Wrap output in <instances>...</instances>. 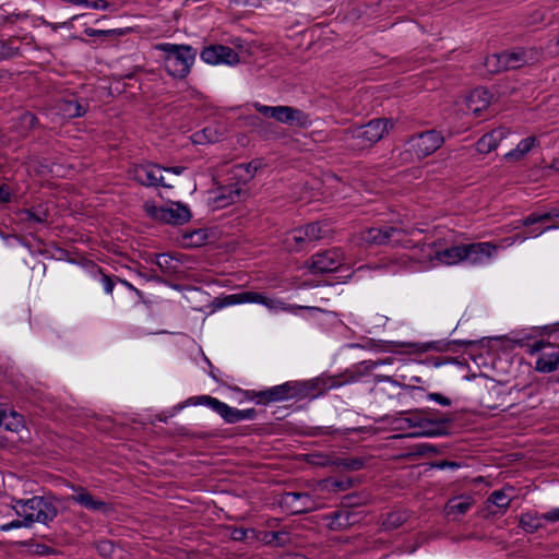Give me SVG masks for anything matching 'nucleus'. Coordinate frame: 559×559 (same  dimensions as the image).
<instances>
[{
  "mask_svg": "<svg viewBox=\"0 0 559 559\" xmlns=\"http://www.w3.org/2000/svg\"><path fill=\"white\" fill-rule=\"evenodd\" d=\"M395 360L396 359L394 357L378 360H364L354 365L350 369H346L344 372L335 376L322 373L321 376L307 381H297L299 400L316 399L332 389L341 388L347 383L357 382L362 377L370 374L378 366L392 365Z\"/></svg>",
  "mask_w": 559,
  "mask_h": 559,
  "instance_id": "obj_1",
  "label": "nucleus"
},
{
  "mask_svg": "<svg viewBox=\"0 0 559 559\" xmlns=\"http://www.w3.org/2000/svg\"><path fill=\"white\" fill-rule=\"evenodd\" d=\"M389 127H393L392 121L389 119H372L366 124L345 129L341 140L346 148L360 152L378 143L388 132Z\"/></svg>",
  "mask_w": 559,
  "mask_h": 559,
  "instance_id": "obj_2",
  "label": "nucleus"
},
{
  "mask_svg": "<svg viewBox=\"0 0 559 559\" xmlns=\"http://www.w3.org/2000/svg\"><path fill=\"white\" fill-rule=\"evenodd\" d=\"M155 48L164 52V68L174 79H186L197 57V49L190 45L171 43L157 44Z\"/></svg>",
  "mask_w": 559,
  "mask_h": 559,
  "instance_id": "obj_3",
  "label": "nucleus"
},
{
  "mask_svg": "<svg viewBox=\"0 0 559 559\" xmlns=\"http://www.w3.org/2000/svg\"><path fill=\"white\" fill-rule=\"evenodd\" d=\"M19 516L25 518L33 525L35 522L48 525L58 515V508L48 497L34 496L15 500L13 507Z\"/></svg>",
  "mask_w": 559,
  "mask_h": 559,
  "instance_id": "obj_4",
  "label": "nucleus"
},
{
  "mask_svg": "<svg viewBox=\"0 0 559 559\" xmlns=\"http://www.w3.org/2000/svg\"><path fill=\"white\" fill-rule=\"evenodd\" d=\"M414 229H403L393 226L370 227L360 233V240L367 245L413 248L415 241L411 236Z\"/></svg>",
  "mask_w": 559,
  "mask_h": 559,
  "instance_id": "obj_5",
  "label": "nucleus"
},
{
  "mask_svg": "<svg viewBox=\"0 0 559 559\" xmlns=\"http://www.w3.org/2000/svg\"><path fill=\"white\" fill-rule=\"evenodd\" d=\"M326 230L323 229L319 222L310 223L292 230L285 239V243L290 251H300L308 245L322 239Z\"/></svg>",
  "mask_w": 559,
  "mask_h": 559,
  "instance_id": "obj_6",
  "label": "nucleus"
},
{
  "mask_svg": "<svg viewBox=\"0 0 559 559\" xmlns=\"http://www.w3.org/2000/svg\"><path fill=\"white\" fill-rule=\"evenodd\" d=\"M85 271L93 280L99 282L103 285L104 292L107 295H112L116 284L120 283L123 286H126L129 290L134 293L140 302L146 304L145 296L142 290L138 289L127 280H122L117 275L106 274L104 270L96 263L88 262L87 264H85Z\"/></svg>",
  "mask_w": 559,
  "mask_h": 559,
  "instance_id": "obj_7",
  "label": "nucleus"
},
{
  "mask_svg": "<svg viewBox=\"0 0 559 559\" xmlns=\"http://www.w3.org/2000/svg\"><path fill=\"white\" fill-rule=\"evenodd\" d=\"M128 174L132 180L144 187H170L164 181L162 167L155 163L134 164L129 168Z\"/></svg>",
  "mask_w": 559,
  "mask_h": 559,
  "instance_id": "obj_8",
  "label": "nucleus"
},
{
  "mask_svg": "<svg viewBox=\"0 0 559 559\" xmlns=\"http://www.w3.org/2000/svg\"><path fill=\"white\" fill-rule=\"evenodd\" d=\"M408 143L418 158H425L442 146L444 136L441 132L432 129L413 134Z\"/></svg>",
  "mask_w": 559,
  "mask_h": 559,
  "instance_id": "obj_9",
  "label": "nucleus"
},
{
  "mask_svg": "<svg viewBox=\"0 0 559 559\" xmlns=\"http://www.w3.org/2000/svg\"><path fill=\"white\" fill-rule=\"evenodd\" d=\"M543 57L544 51L538 47H518L512 50H503L507 71L538 63Z\"/></svg>",
  "mask_w": 559,
  "mask_h": 559,
  "instance_id": "obj_10",
  "label": "nucleus"
},
{
  "mask_svg": "<svg viewBox=\"0 0 559 559\" xmlns=\"http://www.w3.org/2000/svg\"><path fill=\"white\" fill-rule=\"evenodd\" d=\"M344 255L340 249L318 252L311 257L310 270L313 274L338 272L343 266Z\"/></svg>",
  "mask_w": 559,
  "mask_h": 559,
  "instance_id": "obj_11",
  "label": "nucleus"
},
{
  "mask_svg": "<svg viewBox=\"0 0 559 559\" xmlns=\"http://www.w3.org/2000/svg\"><path fill=\"white\" fill-rule=\"evenodd\" d=\"M545 348H551V350L542 353L535 362V369L538 372L550 373L559 367V348L555 349L551 343L540 340L530 345V353L535 354Z\"/></svg>",
  "mask_w": 559,
  "mask_h": 559,
  "instance_id": "obj_12",
  "label": "nucleus"
},
{
  "mask_svg": "<svg viewBox=\"0 0 559 559\" xmlns=\"http://www.w3.org/2000/svg\"><path fill=\"white\" fill-rule=\"evenodd\" d=\"M456 416L453 413L440 414L439 419H425L420 430L413 432L409 437H441L449 436Z\"/></svg>",
  "mask_w": 559,
  "mask_h": 559,
  "instance_id": "obj_13",
  "label": "nucleus"
},
{
  "mask_svg": "<svg viewBox=\"0 0 559 559\" xmlns=\"http://www.w3.org/2000/svg\"><path fill=\"white\" fill-rule=\"evenodd\" d=\"M73 493L69 497V500L78 503L88 511L100 512L105 515L114 512L115 508L111 503L100 500L90 493L86 488L82 486H72Z\"/></svg>",
  "mask_w": 559,
  "mask_h": 559,
  "instance_id": "obj_14",
  "label": "nucleus"
},
{
  "mask_svg": "<svg viewBox=\"0 0 559 559\" xmlns=\"http://www.w3.org/2000/svg\"><path fill=\"white\" fill-rule=\"evenodd\" d=\"M151 214L156 219L171 225H183L191 218L189 207L179 202H173L169 206L154 207Z\"/></svg>",
  "mask_w": 559,
  "mask_h": 559,
  "instance_id": "obj_15",
  "label": "nucleus"
},
{
  "mask_svg": "<svg viewBox=\"0 0 559 559\" xmlns=\"http://www.w3.org/2000/svg\"><path fill=\"white\" fill-rule=\"evenodd\" d=\"M191 405H205L217 413L227 424L239 423V409L230 407L226 403L211 395L193 396L188 400Z\"/></svg>",
  "mask_w": 559,
  "mask_h": 559,
  "instance_id": "obj_16",
  "label": "nucleus"
},
{
  "mask_svg": "<svg viewBox=\"0 0 559 559\" xmlns=\"http://www.w3.org/2000/svg\"><path fill=\"white\" fill-rule=\"evenodd\" d=\"M201 59L209 64H236L239 62L238 53L230 47L224 45H210L204 47L200 53Z\"/></svg>",
  "mask_w": 559,
  "mask_h": 559,
  "instance_id": "obj_17",
  "label": "nucleus"
},
{
  "mask_svg": "<svg viewBox=\"0 0 559 559\" xmlns=\"http://www.w3.org/2000/svg\"><path fill=\"white\" fill-rule=\"evenodd\" d=\"M498 246L492 242L463 243L464 262L473 265L488 262L497 252Z\"/></svg>",
  "mask_w": 559,
  "mask_h": 559,
  "instance_id": "obj_18",
  "label": "nucleus"
},
{
  "mask_svg": "<svg viewBox=\"0 0 559 559\" xmlns=\"http://www.w3.org/2000/svg\"><path fill=\"white\" fill-rule=\"evenodd\" d=\"M274 119L281 123L298 128H308L311 124L308 114L301 109L290 106H277V112L275 114Z\"/></svg>",
  "mask_w": 559,
  "mask_h": 559,
  "instance_id": "obj_19",
  "label": "nucleus"
},
{
  "mask_svg": "<svg viewBox=\"0 0 559 559\" xmlns=\"http://www.w3.org/2000/svg\"><path fill=\"white\" fill-rule=\"evenodd\" d=\"M57 107L64 118L73 119L83 117L90 108V103L86 98H79L73 95L60 99Z\"/></svg>",
  "mask_w": 559,
  "mask_h": 559,
  "instance_id": "obj_20",
  "label": "nucleus"
},
{
  "mask_svg": "<svg viewBox=\"0 0 559 559\" xmlns=\"http://www.w3.org/2000/svg\"><path fill=\"white\" fill-rule=\"evenodd\" d=\"M428 247L430 250L428 255L430 258H435L440 263L447 265H454L460 262H464L463 243L457 246H451L442 250L435 249V245H428Z\"/></svg>",
  "mask_w": 559,
  "mask_h": 559,
  "instance_id": "obj_21",
  "label": "nucleus"
},
{
  "mask_svg": "<svg viewBox=\"0 0 559 559\" xmlns=\"http://www.w3.org/2000/svg\"><path fill=\"white\" fill-rule=\"evenodd\" d=\"M492 98V94L484 88L478 87L471 92L466 99V106L476 117H478L485 109L488 108Z\"/></svg>",
  "mask_w": 559,
  "mask_h": 559,
  "instance_id": "obj_22",
  "label": "nucleus"
},
{
  "mask_svg": "<svg viewBox=\"0 0 559 559\" xmlns=\"http://www.w3.org/2000/svg\"><path fill=\"white\" fill-rule=\"evenodd\" d=\"M283 502L292 513H304L312 510L313 501L308 492H286Z\"/></svg>",
  "mask_w": 559,
  "mask_h": 559,
  "instance_id": "obj_23",
  "label": "nucleus"
},
{
  "mask_svg": "<svg viewBox=\"0 0 559 559\" xmlns=\"http://www.w3.org/2000/svg\"><path fill=\"white\" fill-rule=\"evenodd\" d=\"M318 461L313 463L320 466H334L340 469L345 471H359L364 467L365 461L360 457H336L334 460L329 459L328 456H318Z\"/></svg>",
  "mask_w": 559,
  "mask_h": 559,
  "instance_id": "obj_24",
  "label": "nucleus"
},
{
  "mask_svg": "<svg viewBox=\"0 0 559 559\" xmlns=\"http://www.w3.org/2000/svg\"><path fill=\"white\" fill-rule=\"evenodd\" d=\"M298 393L297 381H287L285 383L269 388V396L272 403L293 399L299 400Z\"/></svg>",
  "mask_w": 559,
  "mask_h": 559,
  "instance_id": "obj_25",
  "label": "nucleus"
},
{
  "mask_svg": "<svg viewBox=\"0 0 559 559\" xmlns=\"http://www.w3.org/2000/svg\"><path fill=\"white\" fill-rule=\"evenodd\" d=\"M356 514L347 508L341 507L328 515L330 520L329 526L331 530H344L352 526L357 520Z\"/></svg>",
  "mask_w": 559,
  "mask_h": 559,
  "instance_id": "obj_26",
  "label": "nucleus"
},
{
  "mask_svg": "<svg viewBox=\"0 0 559 559\" xmlns=\"http://www.w3.org/2000/svg\"><path fill=\"white\" fill-rule=\"evenodd\" d=\"M475 500L472 496L462 495L451 498L444 507V512L450 515H463L474 506Z\"/></svg>",
  "mask_w": 559,
  "mask_h": 559,
  "instance_id": "obj_27",
  "label": "nucleus"
},
{
  "mask_svg": "<svg viewBox=\"0 0 559 559\" xmlns=\"http://www.w3.org/2000/svg\"><path fill=\"white\" fill-rule=\"evenodd\" d=\"M19 216L24 223L45 224L48 223L49 211L44 204H38L21 210Z\"/></svg>",
  "mask_w": 559,
  "mask_h": 559,
  "instance_id": "obj_28",
  "label": "nucleus"
},
{
  "mask_svg": "<svg viewBox=\"0 0 559 559\" xmlns=\"http://www.w3.org/2000/svg\"><path fill=\"white\" fill-rule=\"evenodd\" d=\"M263 300V294L258 292H241L237 294H231L228 296H225L222 299V302L219 306H231V305H238V304H260V301Z\"/></svg>",
  "mask_w": 559,
  "mask_h": 559,
  "instance_id": "obj_29",
  "label": "nucleus"
},
{
  "mask_svg": "<svg viewBox=\"0 0 559 559\" xmlns=\"http://www.w3.org/2000/svg\"><path fill=\"white\" fill-rule=\"evenodd\" d=\"M506 130L498 128L490 133L484 134L477 142V151L480 153H489L497 148L498 142L503 139Z\"/></svg>",
  "mask_w": 559,
  "mask_h": 559,
  "instance_id": "obj_30",
  "label": "nucleus"
},
{
  "mask_svg": "<svg viewBox=\"0 0 559 559\" xmlns=\"http://www.w3.org/2000/svg\"><path fill=\"white\" fill-rule=\"evenodd\" d=\"M39 124L38 118L31 111H24L17 118L14 128L19 136L26 138Z\"/></svg>",
  "mask_w": 559,
  "mask_h": 559,
  "instance_id": "obj_31",
  "label": "nucleus"
},
{
  "mask_svg": "<svg viewBox=\"0 0 559 559\" xmlns=\"http://www.w3.org/2000/svg\"><path fill=\"white\" fill-rule=\"evenodd\" d=\"M404 414H408L407 417H397L393 420V424L396 428H418L420 430L421 425L424 424V408L415 409L411 412H405Z\"/></svg>",
  "mask_w": 559,
  "mask_h": 559,
  "instance_id": "obj_32",
  "label": "nucleus"
},
{
  "mask_svg": "<svg viewBox=\"0 0 559 559\" xmlns=\"http://www.w3.org/2000/svg\"><path fill=\"white\" fill-rule=\"evenodd\" d=\"M180 260L170 253H159L155 263L164 274L174 275L180 272Z\"/></svg>",
  "mask_w": 559,
  "mask_h": 559,
  "instance_id": "obj_33",
  "label": "nucleus"
},
{
  "mask_svg": "<svg viewBox=\"0 0 559 559\" xmlns=\"http://www.w3.org/2000/svg\"><path fill=\"white\" fill-rule=\"evenodd\" d=\"M260 305H263L267 309L274 310V311L282 310V311L293 312L295 310H300V309H307V310H310V311L318 310V308H314V307H300V306L287 305V304L281 301L280 299L270 298V297H267L265 295H263V300L260 301Z\"/></svg>",
  "mask_w": 559,
  "mask_h": 559,
  "instance_id": "obj_34",
  "label": "nucleus"
},
{
  "mask_svg": "<svg viewBox=\"0 0 559 559\" xmlns=\"http://www.w3.org/2000/svg\"><path fill=\"white\" fill-rule=\"evenodd\" d=\"M511 498L506 493L504 490L492 491L486 500L487 507L495 506L503 514L510 507Z\"/></svg>",
  "mask_w": 559,
  "mask_h": 559,
  "instance_id": "obj_35",
  "label": "nucleus"
},
{
  "mask_svg": "<svg viewBox=\"0 0 559 559\" xmlns=\"http://www.w3.org/2000/svg\"><path fill=\"white\" fill-rule=\"evenodd\" d=\"M209 233L206 229L200 228L183 234L186 247L197 248L206 243Z\"/></svg>",
  "mask_w": 559,
  "mask_h": 559,
  "instance_id": "obj_36",
  "label": "nucleus"
},
{
  "mask_svg": "<svg viewBox=\"0 0 559 559\" xmlns=\"http://www.w3.org/2000/svg\"><path fill=\"white\" fill-rule=\"evenodd\" d=\"M485 67L492 74L507 71L503 51L488 56L485 60Z\"/></svg>",
  "mask_w": 559,
  "mask_h": 559,
  "instance_id": "obj_37",
  "label": "nucleus"
},
{
  "mask_svg": "<svg viewBox=\"0 0 559 559\" xmlns=\"http://www.w3.org/2000/svg\"><path fill=\"white\" fill-rule=\"evenodd\" d=\"M556 217H559L558 211H550V212H546L543 214L532 213L528 216H526L525 218L521 219L520 223L523 226H532V225H535L538 223L549 222Z\"/></svg>",
  "mask_w": 559,
  "mask_h": 559,
  "instance_id": "obj_38",
  "label": "nucleus"
},
{
  "mask_svg": "<svg viewBox=\"0 0 559 559\" xmlns=\"http://www.w3.org/2000/svg\"><path fill=\"white\" fill-rule=\"evenodd\" d=\"M473 344H474V342H472V341H463V340H454V341L447 342V343L431 342V343L425 344V350H428V349H436L439 352L451 350L452 346L468 347Z\"/></svg>",
  "mask_w": 559,
  "mask_h": 559,
  "instance_id": "obj_39",
  "label": "nucleus"
},
{
  "mask_svg": "<svg viewBox=\"0 0 559 559\" xmlns=\"http://www.w3.org/2000/svg\"><path fill=\"white\" fill-rule=\"evenodd\" d=\"M129 32V28H114V29H96L86 27L84 33L88 37H118L123 36Z\"/></svg>",
  "mask_w": 559,
  "mask_h": 559,
  "instance_id": "obj_40",
  "label": "nucleus"
},
{
  "mask_svg": "<svg viewBox=\"0 0 559 559\" xmlns=\"http://www.w3.org/2000/svg\"><path fill=\"white\" fill-rule=\"evenodd\" d=\"M228 531L230 532V538L235 542H245L247 539L257 538V532L254 528L229 526Z\"/></svg>",
  "mask_w": 559,
  "mask_h": 559,
  "instance_id": "obj_41",
  "label": "nucleus"
},
{
  "mask_svg": "<svg viewBox=\"0 0 559 559\" xmlns=\"http://www.w3.org/2000/svg\"><path fill=\"white\" fill-rule=\"evenodd\" d=\"M540 518L535 516L531 513H524L520 518V526L526 533H535L539 527H542Z\"/></svg>",
  "mask_w": 559,
  "mask_h": 559,
  "instance_id": "obj_42",
  "label": "nucleus"
},
{
  "mask_svg": "<svg viewBox=\"0 0 559 559\" xmlns=\"http://www.w3.org/2000/svg\"><path fill=\"white\" fill-rule=\"evenodd\" d=\"M367 502V496L359 492L348 493L342 497L341 507L353 509L355 507L364 506Z\"/></svg>",
  "mask_w": 559,
  "mask_h": 559,
  "instance_id": "obj_43",
  "label": "nucleus"
},
{
  "mask_svg": "<svg viewBox=\"0 0 559 559\" xmlns=\"http://www.w3.org/2000/svg\"><path fill=\"white\" fill-rule=\"evenodd\" d=\"M202 130L210 143L218 142L225 134V128L218 122L212 123Z\"/></svg>",
  "mask_w": 559,
  "mask_h": 559,
  "instance_id": "obj_44",
  "label": "nucleus"
},
{
  "mask_svg": "<svg viewBox=\"0 0 559 559\" xmlns=\"http://www.w3.org/2000/svg\"><path fill=\"white\" fill-rule=\"evenodd\" d=\"M406 516L401 512H390L382 522L384 530H395L404 524Z\"/></svg>",
  "mask_w": 559,
  "mask_h": 559,
  "instance_id": "obj_45",
  "label": "nucleus"
},
{
  "mask_svg": "<svg viewBox=\"0 0 559 559\" xmlns=\"http://www.w3.org/2000/svg\"><path fill=\"white\" fill-rule=\"evenodd\" d=\"M20 47L14 46V39L0 40V58L10 59L20 56Z\"/></svg>",
  "mask_w": 559,
  "mask_h": 559,
  "instance_id": "obj_46",
  "label": "nucleus"
},
{
  "mask_svg": "<svg viewBox=\"0 0 559 559\" xmlns=\"http://www.w3.org/2000/svg\"><path fill=\"white\" fill-rule=\"evenodd\" d=\"M245 395H246V399L255 401L257 404H260V405H267V404L272 403L270 400V396H269V389L261 390V391L247 390L245 392Z\"/></svg>",
  "mask_w": 559,
  "mask_h": 559,
  "instance_id": "obj_47",
  "label": "nucleus"
},
{
  "mask_svg": "<svg viewBox=\"0 0 559 559\" xmlns=\"http://www.w3.org/2000/svg\"><path fill=\"white\" fill-rule=\"evenodd\" d=\"M537 143V139L535 136H527L519 142L516 145L518 151H521L525 156Z\"/></svg>",
  "mask_w": 559,
  "mask_h": 559,
  "instance_id": "obj_48",
  "label": "nucleus"
},
{
  "mask_svg": "<svg viewBox=\"0 0 559 559\" xmlns=\"http://www.w3.org/2000/svg\"><path fill=\"white\" fill-rule=\"evenodd\" d=\"M238 168H243L249 178H252L254 174L258 171L259 168L262 167V160L261 159H253L247 164H240L237 166Z\"/></svg>",
  "mask_w": 559,
  "mask_h": 559,
  "instance_id": "obj_49",
  "label": "nucleus"
},
{
  "mask_svg": "<svg viewBox=\"0 0 559 559\" xmlns=\"http://www.w3.org/2000/svg\"><path fill=\"white\" fill-rule=\"evenodd\" d=\"M32 525L26 521L25 518H23L22 520H13L9 523H5V524H2L0 526V531L2 532H8V531H11V530H15V528H21V527H31Z\"/></svg>",
  "mask_w": 559,
  "mask_h": 559,
  "instance_id": "obj_50",
  "label": "nucleus"
},
{
  "mask_svg": "<svg viewBox=\"0 0 559 559\" xmlns=\"http://www.w3.org/2000/svg\"><path fill=\"white\" fill-rule=\"evenodd\" d=\"M253 107L261 115L273 119L275 117V114L277 112V106H265L260 103H254Z\"/></svg>",
  "mask_w": 559,
  "mask_h": 559,
  "instance_id": "obj_51",
  "label": "nucleus"
},
{
  "mask_svg": "<svg viewBox=\"0 0 559 559\" xmlns=\"http://www.w3.org/2000/svg\"><path fill=\"white\" fill-rule=\"evenodd\" d=\"M354 486L353 478H344V479H334L331 480V487L335 490H346Z\"/></svg>",
  "mask_w": 559,
  "mask_h": 559,
  "instance_id": "obj_52",
  "label": "nucleus"
},
{
  "mask_svg": "<svg viewBox=\"0 0 559 559\" xmlns=\"http://www.w3.org/2000/svg\"><path fill=\"white\" fill-rule=\"evenodd\" d=\"M81 5H85L92 9L106 10L109 7V3L105 0H83Z\"/></svg>",
  "mask_w": 559,
  "mask_h": 559,
  "instance_id": "obj_53",
  "label": "nucleus"
},
{
  "mask_svg": "<svg viewBox=\"0 0 559 559\" xmlns=\"http://www.w3.org/2000/svg\"><path fill=\"white\" fill-rule=\"evenodd\" d=\"M427 397L428 400L435 401L442 406H450L452 404V401L441 393H429Z\"/></svg>",
  "mask_w": 559,
  "mask_h": 559,
  "instance_id": "obj_54",
  "label": "nucleus"
},
{
  "mask_svg": "<svg viewBox=\"0 0 559 559\" xmlns=\"http://www.w3.org/2000/svg\"><path fill=\"white\" fill-rule=\"evenodd\" d=\"M12 200V190L11 188L3 183L0 186V203H10Z\"/></svg>",
  "mask_w": 559,
  "mask_h": 559,
  "instance_id": "obj_55",
  "label": "nucleus"
},
{
  "mask_svg": "<svg viewBox=\"0 0 559 559\" xmlns=\"http://www.w3.org/2000/svg\"><path fill=\"white\" fill-rule=\"evenodd\" d=\"M418 453L420 455L437 454L438 450L432 444L421 443V444H418Z\"/></svg>",
  "mask_w": 559,
  "mask_h": 559,
  "instance_id": "obj_56",
  "label": "nucleus"
},
{
  "mask_svg": "<svg viewBox=\"0 0 559 559\" xmlns=\"http://www.w3.org/2000/svg\"><path fill=\"white\" fill-rule=\"evenodd\" d=\"M257 417V411L254 408L239 409V421L241 420H253Z\"/></svg>",
  "mask_w": 559,
  "mask_h": 559,
  "instance_id": "obj_57",
  "label": "nucleus"
},
{
  "mask_svg": "<svg viewBox=\"0 0 559 559\" xmlns=\"http://www.w3.org/2000/svg\"><path fill=\"white\" fill-rule=\"evenodd\" d=\"M542 519L551 523L559 522V508L552 509L542 514Z\"/></svg>",
  "mask_w": 559,
  "mask_h": 559,
  "instance_id": "obj_58",
  "label": "nucleus"
},
{
  "mask_svg": "<svg viewBox=\"0 0 559 559\" xmlns=\"http://www.w3.org/2000/svg\"><path fill=\"white\" fill-rule=\"evenodd\" d=\"M191 140L194 144L204 145L210 143L206 139V135L203 133V130L197 131L191 135Z\"/></svg>",
  "mask_w": 559,
  "mask_h": 559,
  "instance_id": "obj_59",
  "label": "nucleus"
},
{
  "mask_svg": "<svg viewBox=\"0 0 559 559\" xmlns=\"http://www.w3.org/2000/svg\"><path fill=\"white\" fill-rule=\"evenodd\" d=\"M461 465L462 464L460 462H455V461H441L436 466L440 469H444V468L457 469L461 467Z\"/></svg>",
  "mask_w": 559,
  "mask_h": 559,
  "instance_id": "obj_60",
  "label": "nucleus"
},
{
  "mask_svg": "<svg viewBox=\"0 0 559 559\" xmlns=\"http://www.w3.org/2000/svg\"><path fill=\"white\" fill-rule=\"evenodd\" d=\"M524 157L523 153L521 151H518V147L514 150H511L504 155V158L507 160H520Z\"/></svg>",
  "mask_w": 559,
  "mask_h": 559,
  "instance_id": "obj_61",
  "label": "nucleus"
},
{
  "mask_svg": "<svg viewBox=\"0 0 559 559\" xmlns=\"http://www.w3.org/2000/svg\"><path fill=\"white\" fill-rule=\"evenodd\" d=\"M112 544L108 540H104L98 545V550L102 555H108L112 551Z\"/></svg>",
  "mask_w": 559,
  "mask_h": 559,
  "instance_id": "obj_62",
  "label": "nucleus"
},
{
  "mask_svg": "<svg viewBox=\"0 0 559 559\" xmlns=\"http://www.w3.org/2000/svg\"><path fill=\"white\" fill-rule=\"evenodd\" d=\"M440 412L431 408H424V419H439Z\"/></svg>",
  "mask_w": 559,
  "mask_h": 559,
  "instance_id": "obj_63",
  "label": "nucleus"
},
{
  "mask_svg": "<svg viewBox=\"0 0 559 559\" xmlns=\"http://www.w3.org/2000/svg\"><path fill=\"white\" fill-rule=\"evenodd\" d=\"M162 170L173 173L175 175H181L186 170V167H183V166L162 167Z\"/></svg>",
  "mask_w": 559,
  "mask_h": 559,
  "instance_id": "obj_64",
  "label": "nucleus"
}]
</instances>
